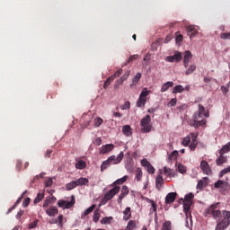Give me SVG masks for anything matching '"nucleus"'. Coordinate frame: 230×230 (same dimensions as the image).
Returning a JSON list of instances; mask_svg holds the SVG:
<instances>
[{"instance_id": "nucleus-34", "label": "nucleus", "mask_w": 230, "mask_h": 230, "mask_svg": "<svg viewBox=\"0 0 230 230\" xmlns=\"http://www.w3.org/2000/svg\"><path fill=\"white\" fill-rule=\"evenodd\" d=\"M76 181H72L71 182L67 183L66 185V190L67 191H71V190H75V188H76Z\"/></svg>"}, {"instance_id": "nucleus-51", "label": "nucleus", "mask_w": 230, "mask_h": 230, "mask_svg": "<svg viewBox=\"0 0 230 230\" xmlns=\"http://www.w3.org/2000/svg\"><path fill=\"white\" fill-rule=\"evenodd\" d=\"M127 196V194H123L122 192L119 194L117 202L118 204H121V202H123V199H125V197Z\"/></svg>"}, {"instance_id": "nucleus-1", "label": "nucleus", "mask_w": 230, "mask_h": 230, "mask_svg": "<svg viewBox=\"0 0 230 230\" xmlns=\"http://www.w3.org/2000/svg\"><path fill=\"white\" fill-rule=\"evenodd\" d=\"M202 116H205V118H209V111H206V108L202 106V104H199L198 106V111H196L192 116V121L190 122V127H194L195 128H199V127H203V125H206L208 120L206 119H203L201 120L200 118Z\"/></svg>"}, {"instance_id": "nucleus-57", "label": "nucleus", "mask_w": 230, "mask_h": 230, "mask_svg": "<svg viewBox=\"0 0 230 230\" xmlns=\"http://www.w3.org/2000/svg\"><path fill=\"white\" fill-rule=\"evenodd\" d=\"M221 91L224 94H227L229 93V86L226 84V86H221Z\"/></svg>"}, {"instance_id": "nucleus-8", "label": "nucleus", "mask_w": 230, "mask_h": 230, "mask_svg": "<svg viewBox=\"0 0 230 230\" xmlns=\"http://www.w3.org/2000/svg\"><path fill=\"white\" fill-rule=\"evenodd\" d=\"M119 186H116L113 189L110 190L105 195H104V200L109 201L111 200V199H114L115 195H118L119 193Z\"/></svg>"}, {"instance_id": "nucleus-36", "label": "nucleus", "mask_w": 230, "mask_h": 230, "mask_svg": "<svg viewBox=\"0 0 230 230\" xmlns=\"http://www.w3.org/2000/svg\"><path fill=\"white\" fill-rule=\"evenodd\" d=\"M137 58H139V55L135 54L130 56L128 60L125 63V66H128V64H130V62H133V60H137Z\"/></svg>"}, {"instance_id": "nucleus-63", "label": "nucleus", "mask_w": 230, "mask_h": 230, "mask_svg": "<svg viewBox=\"0 0 230 230\" xmlns=\"http://www.w3.org/2000/svg\"><path fill=\"white\" fill-rule=\"evenodd\" d=\"M183 39L182 35L179 34L176 36V42H182Z\"/></svg>"}, {"instance_id": "nucleus-60", "label": "nucleus", "mask_w": 230, "mask_h": 230, "mask_svg": "<svg viewBox=\"0 0 230 230\" xmlns=\"http://www.w3.org/2000/svg\"><path fill=\"white\" fill-rule=\"evenodd\" d=\"M58 224H59V226H60V227H62V226H64V216H62V215H60V216H58Z\"/></svg>"}, {"instance_id": "nucleus-53", "label": "nucleus", "mask_w": 230, "mask_h": 230, "mask_svg": "<svg viewBox=\"0 0 230 230\" xmlns=\"http://www.w3.org/2000/svg\"><path fill=\"white\" fill-rule=\"evenodd\" d=\"M175 105H177V99H172L168 103V107H175Z\"/></svg>"}, {"instance_id": "nucleus-13", "label": "nucleus", "mask_w": 230, "mask_h": 230, "mask_svg": "<svg viewBox=\"0 0 230 230\" xmlns=\"http://www.w3.org/2000/svg\"><path fill=\"white\" fill-rule=\"evenodd\" d=\"M183 203V211L186 215V217H188L189 215H191V204H193V201H189V200H181Z\"/></svg>"}, {"instance_id": "nucleus-14", "label": "nucleus", "mask_w": 230, "mask_h": 230, "mask_svg": "<svg viewBox=\"0 0 230 230\" xmlns=\"http://www.w3.org/2000/svg\"><path fill=\"white\" fill-rule=\"evenodd\" d=\"M229 184H227L226 181H222V180H218L215 184H214V188L217 189V190H222L223 191H225L226 190H227Z\"/></svg>"}, {"instance_id": "nucleus-7", "label": "nucleus", "mask_w": 230, "mask_h": 230, "mask_svg": "<svg viewBox=\"0 0 230 230\" xmlns=\"http://www.w3.org/2000/svg\"><path fill=\"white\" fill-rule=\"evenodd\" d=\"M58 208H62L63 209H71V208L75 206V196H72V199L70 201L60 199L58 202Z\"/></svg>"}, {"instance_id": "nucleus-62", "label": "nucleus", "mask_w": 230, "mask_h": 230, "mask_svg": "<svg viewBox=\"0 0 230 230\" xmlns=\"http://www.w3.org/2000/svg\"><path fill=\"white\" fill-rule=\"evenodd\" d=\"M22 215H24V210L18 211V213L16 214L17 220H21V217H22Z\"/></svg>"}, {"instance_id": "nucleus-32", "label": "nucleus", "mask_w": 230, "mask_h": 230, "mask_svg": "<svg viewBox=\"0 0 230 230\" xmlns=\"http://www.w3.org/2000/svg\"><path fill=\"white\" fill-rule=\"evenodd\" d=\"M228 152H230V142L223 146V147L219 150V154L224 155L227 154Z\"/></svg>"}, {"instance_id": "nucleus-29", "label": "nucleus", "mask_w": 230, "mask_h": 230, "mask_svg": "<svg viewBox=\"0 0 230 230\" xmlns=\"http://www.w3.org/2000/svg\"><path fill=\"white\" fill-rule=\"evenodd\" d=\"M179 156V151L174 150L172 155H169L168 163H172V161H177V157Z\"/></svg>"}, {"instance_id": "nucleus-27", "label": "nucleus", "mask_w": 230, "mask_h": 230, "mask_svg": "<svg viewBox=\"0 0 230 230\" xmlns=\"http://www.w3.org/2000/svg\"><path fill=\"white\" fill-rule=\"evenodd\" d=\"M122 132L124 136L128 137L129 136H132V128H130L128 125L123 126Z\"/></svg>"}, {"instance_id": "nucleus-23", "label": "nucleus", "mask_w": 230, "mask_h": 230, "mask_svg": "<svg viewBox=\"0 0 230 230\" xmlns=\"http://www.w3.org/2000/svg\"><path fill=\"white\" fill-rule=\"evenodd\" d=\"M186 31H188V33H190V39H193V37H195L199 33V31H197V30L195 29V26L193 25L188 26Z\"/></svg>"}, {"instance_id": "nucleus-11", "label": "nucleus", "mask_w": 230, "mask_h": 230, "mask_svg": "<svg viewBox=\"0 0 230 230\" xmlns=\"http://www.w3.org/2000/svg\"><path fill=\"white\" fill-rule=\"evenodd\" d=\"M114 150V145L113 144H106L99 149V154L105 155L109 154V152H112Z\"/></svg>"}, {"instance_id": "nucleus-64", "label": "nucleus", "mask_w": 230, "mask_h": 230, "mask_svg": "<svg viewBox=\"0 0 230 230\" xmlns=\"http://www.w3.org/2000/svg\"><path fill=\"white\" fill-rule=\"evenodd\" d=\"M51 154H53V150L48 149L45 154V157H51Z\"/></svg>"}, {"instance_id": "nucleus-30", "label": "nucleus", "mask_w": 230, "mask_h": 230, "mask_svg": "<svg viewBox=\"0 0 230 230\" xmlns=\"http://www.w3.org/2000/svg\"><path fill=\"white\" fill-rule=\"evenodd\" d=\"M94 208H96V205H92L90 208H88L86 210H84V214H82L81 218H85V217H87V215H89L90 213H93V211H94Z\"/></svg>"}, {"instance_id": "nucleus-47", "label": "nucleus", "mask_w": 230, "mask_h": 230, "mask_svg": "<svg viewBox=\"0 0 230 230\" xmlns=\"http://www.w3.org/2000/svg\"><path fill=\"white\" fill-rule=\"evenodd\" d=\"M111 220H112V217H103V218L101 220V224H103V225L111 224Z\"/></svg>"}, {"instance_id": "nucleus-21", "label": "nucleus", "mask_w": 230, "mask_h": 230, "mask_svg": "<svg viewBox=\"0 0 230 230\" xmlns=\"http://www.w3.org/2000/svg\"><path fill=\"white\" fill-rule=\"evenodd\" d=\"M76 186H87L89 184V179L81 177L75 180Z\"/></svg>"}, {"instance_id": "nucleus-12", "label": "nucleus", "mask_w": 230, "mask_h": 230, "mask_svg": "<svg viewBox=\"0 0 230 230\" xmlns=\"http://www.w3.org/2000/svg\"><path fill=\"white\" fill-rule=\"evenodd\" d=\"M167 62H181L182 60V53L177 52L172 56L166 58Z\"/></svg>"}, {"instance_id": "nucleus-56", "label": "nucleus", "mask_w": 230, "mask_h": 230, "mask_svg": "<svg viewBox=\"0 0 230 230\" xmlns=\"http://www.w3.org/2000/svg\"><path fill=\"white\" fill-rule=\"evenodd\" d=\"M121 73H123V69L119 68V69L117 70V71L115 72V74H114L113 75H111V76H114V80H115L116 78H118V76H119V75H121Z\"/></svg>"}, {"instance_id": "nucleus-58", "label": "nucleus", "mask_w": 230, "mask_h": 230, "mask_svg": "<svg viewBox=\"0 0 230 230\" xmlns=\"http://www.w3.org/2000/svg\"><path fill=\"white\" fill-rule=\"evenodd\" d=\"M21 168H22V162L21 160H18L16 163V170L18 172H21Z\"/></svg>"}, {"instance_id": "nucleus-50", "label": "nucleus", "mask_w": 230, "mask_h": 230, "mask_svg": "<svg viewBox=\"0 0 230 230\" xmlns=\"http://www.w3.org/2000/svg\"><path fill=\"white\" fill-rule=\"evenodd\" d=\"M121 193L124 195H128L130 193V190H128V187L127 185L122 186Z\"/></svg>"}, {"instance_id": "nucleus-52", "label": "nucleus", "mask_w": 230, "mask_h": 230, "mask_svg": "<svg viewBox=\"0 0 230 230\" xmlns=\"http://www.w3.org/2000/svg\"><path fill=\"white\" fill-rule=\"evenodd\" d=\"M38 225H39V220H35L34 222L29 225V229H35V227H37Z\"/></svg>"}, {"instance_id": "nucleus-26", "label": "nucleus", "mask_w": 230, "mask_h": 230, "mask_svg": "<svg viewBox=\"0 0 230 230\" xmlns=\"http://www.w3.org/2000/svg\"><path fill=\"white\" fill-rule=\"evenodd\" d=\"M46 213L49 217H55V215H58V208L57 207H52L47 209Z\"/></svg>"}, {"instance_id": "nucleus-31", "label": "nucleus", "mask_w": 230, "mask_h": 230, "mask_svg": "<svg viewBox=\"0 0 230 230\" xmlns=\"http://www.w3.org/2000/svg\"><path fill=\"white\" fill-rule=\"evenodd\" d=\"M164 173L167 177H175V172H173V170H172L168 167H164Z\"/></svg>"}, {"instance_id": "nucleus-54", "label": "nucleus", "mask_w": 230, "mask_h": 230, "mask_svg": "<svg viewBox=\"0 0 230 230\" xmlns=\"http://www.w3.org/2000/svg\"><path fill=\"white\" fill-rule=\"evenodd\" d=\"M51 200H53V198L50 199H47L44 203H43V208H48V206H49V204H51Z\"/></svg>"}, {"instance_id": "nucleus-40", "label": "nucleus", "mask_w": 230, "mask_h": 230, "mask_svg": "<svg viewBox=\"0 0 230 230\" xmlns=\"http://www.w3.org/2000/svg\"><path fill=\"white\" fill-rule=\"evenodd\" d=\"M102 123H103V119L100 118V117H97L95 119H94V124H93V127L95 128H98V127H101L102 126Z\"/></svg>"}, {"instance_id": "nucleus-45", "label": "nucleus", "mask_w": 230, "mask_h": 230, "mask_svg": "<svg viewBox=\"0 0 230 230\" xmlns=\"http://www.w3.org/2000/svg\"><path fill=\"white\" fill-rule=\"evenodd\" d=\"M195 195H193V193H189L185 195L184 199H181V200H188L189 202H193V199H194Z\"/></svg>"}, {"instance_id": "nucleus-4", "label": "nucleus", "mask_w": 230, "mask_h": 230, "mask_svg": "<svg viewBox=\"0 0 230 230\" xmlns=\"http://www.w3.org/2000/svg\"><path fill=\"white\" fill-rule=\"evenodd\" d=\"M230 226V211L223 210L222 211V220L219 222L217 226L216 230H224L227 229Z\"/></svg>"}, {"instance_id": "nucleus-16", "label": "nucleus", "mask_w": 230, "mask_h": 230, "mask_svg": "<svg viewBox=\"0 0 230 230\" xmlns=\"http://www.w3.org/2000/svg\"><path fill=\"white\" fill-rule=\"evenodd\" d=\"M164 184V179L163 178V175H157L155 180V188L158 190V191H161V189L163 188Z\"/></svg>"}, {"instance_id": "nucleus-48", "label": "nucleus", "mask_w": 230, "mask_h": 230, "mask_svg": "<svg viewBox=\"0 0 230 230\" xmlns=\"http://www.w3.org/2000/svg\"><path fill=\"white\" fill-rule=\"evenodd\" d=\"M100 220V212H98V210H95L93 212V222H95V224H97V222Z\"/></svg>"}, {"instance_id": "nucleus-17", "label": "nucleus", "mask_w": 230, "mask_h": 230, "mask_svg": "<svg viewBox=\"0 0 230 230\" xmlns=\"http://www.w3.org/2000/svg\"><path fill=\"white\" fill-rule=\"evenodd\" d=\"M208 183H209V178L204 177L202 180L199 181L197 184V189L202 190V188H206V186H208Z\"/></svg>"}, {"instance_id": "nucleus-5", "label": "nucleus", "mask_w": 230, "mask_h": 230, "mask_svg": "<svg viewBox=\"0 0 230 230\" xmlns=\"http://www.w3.org/2000/svg\"><path fill=\"white\" fill-rule=\"evenodd\" d=\"M150 123H152V118L150 117V115H146L141 119L140 125L143 132H146V133L151 132L152 124Z\"/></svg>"}, {"instance_id": "nucleus-59", "label": "nucleus", "mask_w": 230, "mask_h": 230, "mask_svg": "<svg viewBox=\"0 0 230 230\" xmlns=\"http://www.w3.org/2000/svg\"><path fill=\"white\" fill-rule=\"evenodd\" d=\"M30 198H26L25 200L22 202L23 208H28L30 206Z\"/></svg>"}, {"instance_id": "nucleus-28", "label": "nucleus", "mask_w": 230, "mask_h": 230, "mask_svg": "<svg viewBox=\"0 0 230 230\" xmlns=\"http://www.w3.org/2000/svg\"><path fill=\"white\" fill-rule=\"evenodd\" d=\"M128 175L123 176L122 178L118 179L117 181H115L112 183V186H118V185L124 184V182H127V180H128Z\"/></svg>"}, {"instance_id": "nucleus-42", "label": "nucleus", "mask_w": 230, "mask_h": 230, "mask_svg": "<svg viewBox=\"0 0 230 230\" xmlns=\"http://www.w3.org/2000/svg\"><path fill=\"white\" fill-rule=\"evenodd\" d=\"M190 143H191V137H190V136H187L183 138L181 145H183V146H189Z\"/></svg>"}, {"instance_id": "nucleus-15", "label": "nucleus", "mask_w": 230, "mask_h": 230, "mask_svg": "<svg viewBox=\"0 0 230 230\" xmlns=\"http://www.w3.org/2000/svg\"><path fill=\"white\" fill-rule=\"evenodd\" d=\"M175 199H177L176 192H170L165 197V204H173L175 202Z\"/></svg>"}, {"instance_id": "nucleus-44", "label": "nucleus", "mask_w": 230, "mask_h": 230, "mask_svg": "<svg viewBox=\"0 0 230 230\" xmlns=\"http://www.w3.org/2000/svg\"><path fill=\"white\" fill-rule=\"evenodd\" d=\"M113 80H114V76H111H111L104 82L103 88H104V89H107V87H108L109 85H111V83L113 82Z\"/></svg>"}, {"instance_id": "nucleus-37", "label": "nucleus", "mask_w": 230, "mask_h": 230, "mask_svg": "<svg viewBox=\"0 0 230 230\" xmlns=\"http://www.w3.org/2000/svg\"><path fill=\"white\" fill-rule=\"evenodd\" d=\"M162 230H172V221H165L162 226Z\"/></svg>"}, {"instance_id": "nucleus-25", "label": "nucleus", "mask_w": 230, "mask_h": 230, "mask_svg": "<svg viewBox=\"0 0 230 230\" xmlns=\"http://www.w3.org/2000/svg\"><path fill=\"white\" fill-rule=\"evenodd\" d=\"M174 84L172 81H168L167 83L164 84L161 87V93H166L170 87H173Z\"/></svg>"}, {"instance_id": "nucleus-41", "label": "nucleus", "mask_w": 230, "mask_h": 230, "mask_svg": "<svg viewBox=\"0 0 230 230\" xmlns=\"http://www.w3.org/2000/svg\"><path fill=\"white\" fill-rule=\"evenodd\" d=\"M196 69H197V66L190 65L189 68L186 70L185 75L188 76V75H191Z\"/></svg>"}, {"instance_id": "nucleus-20", "label": "nucleus", "mask_w": 230, "mask_h": 230, "mask_svg": "<svg viewBox=\"0 0 230 230\" xmlns=\"http://www.w3.org/2000/svg\"><path fill=\"white\" fill-rule=\"evenodd\" d=\"M141 80V73H137L135 77L132 79V84H129L130 89H134Z\"/></svg>"}, {"instance_id": "nucleus-35", "label": "nucleus", "mask_w": 230, "mask_h": 230, "mask_svg": "<svg viewBox=\"0 0 230 230\" xmlns=\"http://www.w3.org/2000/svg\"><path fill=\"white\" fill-rule=\"evenodd\" d=\"M44 199V192L38 193L37 197L34 199V204H39V202H41Z\"/></svg>"}, {"instance_id": "nucleus-2", "label": "nucleus", "mask_w": 230, "mask_h": 230, "mask_svg": "<svg viewBox=\"0 0 230 230\" xmlns=\"http://www.w3.org/2000/svg\"><path fill=\"white\" fill-rule=\"evenodd\" d=\"M123 157H125L123 151H121L117 157L116 155L110 156L101 164V172H105V170H107L111 164H119V163L123 161Z\"/></svg>"}, {"instance_id": "nucleus-24", "label": "nucleus", "mask_w": 230, "mask_h": 230, "mask_svg": "<svg viewBox=\"0 0 230 230\" xmlns=\"http://www.w3.org/2000/svg\"><path fill=\"white\" fill-rule=\"evenodd\" d=\"M75 168L77 170H85V168H87V163L84 160H79L75 164Z\"/></svg>"}, {"instance_id": "nucleus-10", "label": "nucleus", "mask_w": 230, "mask_h": 230, "mask_svg": "<svg viewBox=\"0 0 230 230\" xmlns=\"http://www.w3.org/2000/svg\"><path fill=\"white\" fill-rule=\"evenodd\" d=\"M141 165L144 166V168L146 169L148 173H151V174L155 173V168L153 167L152 164H150V162H148V160L143 159L141 161Z\"/></svg>"}, {"instance_id": "nucleus-6", "label": "nucleus", "mask_w": 230, "mask_h": 230, "mask_svg": "<svg viewBox=\"0 0 230 230\" xmlns=\"http://www.w3.org/2000/svg\"><path fill=\"white\" fill-rule=\"evenodd\" d=\"M150 93H152V91L148 90L147 88L143 89L137 102V107L141 108L146 105V96H148Z\"/></svg>"}, {"instance_id": "nucleus-49", "label": "nucleus", "mask_w": 230, "mask_h": 230, "mask_svg": "<svg viewBox=\"0 0 230 230\" xmlns=\"http://www.w3.org/2000/svg\"><path fill=\"white\" fill-rule=\"evenodd\" d=\"M178 172L180 173H186V167H184V165H182V164H178Z\"/></svg>"}, {"instance_id": "nucleus-19", "label": "nucleus", "mask_w": 230, "mask_h": 230, "mask_svg": "<svg viewBox=\"0 0 230 230\" xmlns=\"http://www.w3.org/2000/svg\"><path fill=\"white\" fill-rule=\"evenodd\" d=\"M123 220H125L126 222L128 220H130V218H132V211H131V208L130 207H127L125 208V210L123 211Z\"/></svg>"}, {"instance_id": "nucleus-55", "label": "nucleus", "mask_w": 230, "mask_h": 230, "mask_svg": "<svg viewBox=\"0 0 230 230\" xmlns=\"http://www.w3.org/2000/svg\"><path fill=\"white\" fill-rule=\"evenodd\" d=\"M52 185H53V179L49 178L45 181L46 188H49V186H52Z\"/></svg>"}, {"instance_id": "nucleus-9", "label": "nucleus", "mask_w": 230, "mask_h": 230, "mask_svg": "<svg viewBox=\"0 0 230 230\" xmlns=\"http://www.w3.org/2000/svg\"><path fill=\"white\" fill-rule=\"evenodd\" d=\"M199 167L205 175H212L213 174V171H211V167H209V164L206 160H202L200 162Z\"/></svg>"}, {"instance_id": "nucleus-61", "label": "nucleus", "mask_w": 230, "mask_h": 230, "mask_svg": "<svg viewBox=\"0 0 230 230\" xmlns=\"http://www.w3.org/2000/svg\"><path fill=\"white\" fill-rule=\"evenodd\" d=\"M130 76V72H126L120 78L125 82Z\"/></svg>"}, {"instance_id": "nucleus-22", "label": "nucleus", "mask_w": 230, "mask_h": 230, "mask_svg": "<svg viewBox=\"0 0 230 230\" xmlns=\"http://www.w3.org/2000/svg\"><path fill=\"white\" fill-rule=\"evenodd\" d=\"M217 166H222L224 163H227V156H224V155L219 154V157L216 160Z\"/></svg>"}, {"instance_id": "nucleus-39", "label": "nucleus", "mask_w": 230, "mask_h": 230, "mask_svg": "<svg viewBox=\"0 0 230 230\" xmlns=\"http://www.w3.org/2000/svg\"><path fill=\"white\" fill-rule=\"evenodd\" d=\"M177 93H184V87L182 85H176L172 89V93L175 94Z\"/></svg>"}, {"instance_id": "nucleus-38", "label": "nucleus", "mask_w": 230, "mask_h": 230, "mask_svg": "<svg viewBox=\"0 0 230 230\" xmlns=\"http://www.w3.org/2000/svg\"><path fill=\"white\" fill-rule=\"evenodd\" d=\"M134 229H136V221L129 220L126 227V230H134Z\"/></svg>"}, {"instance_id": "nucleus-33", "label": "nucleus", "mask_w": 230, "mask_h": 230, "mask_svg": "<svg viewBox=\"0 0 230 230\" xmlns=\"http://www.w3.org/2000/svg\"><path fill=\"white\" fill-rule=\"evenodd\" d=\"M136 179H137V182H139L141 181V179H143V171L141 170V168H137Z\"/></svg>"}, {"instance_id": "nucleus-46", "label": "nucleus", "mask_w": 230, "mask_h": 230, "mask_svg": "<svg viewBox=\"0 0 230 230\" xmlns=\"http://www.w3.org/2000/svg\"><path fill=\"white\" fill-rule=\"evenodd\" d=\"M220 39L223 40H230V32H223L220 34Z\"/></svg>"}, {"instance_id": "nucleus-18", "label": "nucleus", "mask_w": 230, "mask_h": 230, "mask_svg": "<svg viewBox=\"0 0 230 230\" xmlns=\"http://www.w3.org/2000/svg\"><path fill=\"white\" fill-rule=\"evenodd\" d=\"M191 52L190 50H187L184 52V57H183V65L184 67H188V65L190 64V60H191Z\"/></svg>"}, {"instance_id": "nucleus-43", "label": "nucleus", "mask_w": 230, "mask_h": 230, "mask_svg": "<svg viewBox=\"0 0 230 230\" xmlns=\"http://www.w3.org/2000/svg\"><path fill=\"white\" fill-rule=\"evenodd\" d=\"M197 145H199V142L197 141V139H192L191 143L190 145V149L193 152L195 151V149L197 148Z\"/></svg>"}, {"instance_id": "nucleus-3", "label": "nucleus", "mask_w": 230, "mask_h": 230, "mask_svg": "<svg viewBox=\"0 0 230 230\" xmlns=\"http://www.w3.org/2000/svg\"><path fill=\"white\" fill-rule=\"evenodd\" d=\"M218 206H220V203H216L207 208L206 217H212L215 218V220H219L220 217H222V212L220 211V208Z\"/></svg>"}]
</instances>
